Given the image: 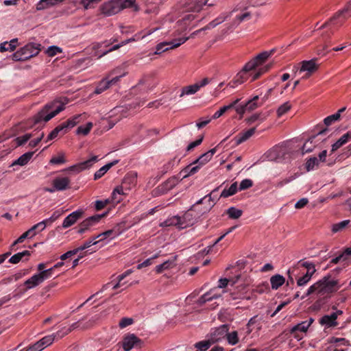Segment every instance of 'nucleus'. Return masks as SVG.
<instances>
[{
    "label": "nucleus",
    "mask_w": 351,
    "mask_h": 351,
    "mask_svg": "<svg viewBox=\"0 0 351 351\" xmlns=\"http://www.w3.org/2000/svg\"><path fill=\"white\" fill-rule=\"evenodd\" d=\"M341 286L338 279L330 276H325L310 286L306 293L302 296V299L313 294L320 297H329L332 293L337 292Z\"/></svg>",
    "instance_id": "obj_1"
},
{
    "label": "nucleus",
    "mask_w": 351,
    "mask_h": 351,
    "mask_svg": "<svg viewBox=\"0 0 351 351\" xmlns=\"http://www.w3.org/2000/svg\"><path fill=\"white\" fill-rule=\"evenodd\" d=\"M67 101L56 99L46 104L33 117L34 125L46 123L65 109Z\"/></svg>",
    "instance_id": "obj_2"
},
{
    "label": "nucleus",
    "mask_w": 351,
    "mask_h": 351,
    "mask_svg": "<svg viewBox=\"0 0 351 351\" xmlns=\"http://www.w3.org/2000/svg\"><path fill=\"white\" fill-rule=\"evenodd\" d=\"M271 53L272 51L262 52L245 64V69H251L254 71L252 75V81L257 80L270 69L271 64L263 66L262 64L270 57Z\"/></svg>",
    "instance_id": "obj_3"
},
{
    "label": "nucleus",
    "mask_w": 351,
    "mask_h": 351,
    "mask_svg": "<svg viewBox=\"0 0 351 351\" xmlns=\"http://www.w3.org/2000/svg\"><path fill=\"white\" fill-rule=\"evenodd\" d=\"M136 0H109L100 8L101 12L108 16L114 15L125 8L134 5Z\"/></svg>",
    "instance_id": "obj_4"
},
{
    "label": "nucleus",
    "mask_w": 351,
    "mask_h": 351,
    "mask_svg": "<svg viewBox=\"0 0 351 351\" xmlns=\"http://www.w3.org/2000/svg\"><path fill=\"white\" fill-rule=\"evenodd\" d=\"M40 45L30 43L19 49L12 55L14 61H25L38 55L40 51Z\"/></svg>",
    "instance_id": "obj_5"
},
{
    "label": "nucleus",
    "mask_w": 351,
    "mask_h": 351,
    "mask_svg": "<svg viewBox=\"0 0 351 351\" xmlns=\"http://www.w3.org/2000/svg\"><path fill=\"white\" fill-rule=\"evenodd\" d=\"M241 278V275H237L234 278L228 279V278H221L219 280V285L217 287L211 289L210 291L206 293L203 295H202L199 299V302L200 304H204L208 301L212 300L213 299H216L220 297L219 294L215 293V291L218 289L224 288L228 285L231 286H234L237 282H239Z\"/></svg>",
    "instance_id": "obj_6"
},
{
    "label": "nucleus",
    "mask_w": 351,
    "mask_h": 351,
    "mask_svg": "<svg viewBox=\"0 0 351 351\" xmlns=\"http://www.w3.org/2000/svg\"><path fill=\"white\" fill-rule=\"evenodd\" d=\"M53 268L34 274L25 282L27 289H33L51 276Z\"/></svg>",
    "instance_id": "obj_7"
},
{
    "label": "nucleus",
    "mask_w": 351,
    "mask_h": 351,
    "mask_svg": "<svg viewBox=\"0 0 351 351\" xmlns=\"http://www.w3.org/2000/svg\"><path fill=\"white\" fill-rule=\"evenodd\" d=\"M300 64V68L298 69L296 66H294L293 71L295 73L298 72V71H299L300 73L305 72L306 73L302 77V79H306L309 77L319 68V65L317 64V60L315 58L310 60H304Z\"/></svg>",
    "instance_id": "obj_8"
},
{
    "label": "nucleus",
    "mask_w": 351,
    "mask_h": 351,
    "mask_svg": "<svg viewBox=\"0 0 351 351\" xmlns=\"http://www.w3.org/2000/svg\"><path fill=\"white\" fill-rule=\"evenodd\" d=\"M252 280L245 276H241V278L235 285L237 291L230 293L232 300L241 299L245 298L247 287L250 285Z\"/></svg>",
    "instance_id": "obj_9"
},
{
    "label": "nucleus",
    "mask_w": 351,
    "mask_h": 351,
    "mask_svg": "<svg viewBox=\"0 0 351 351\" xmlns=\"http://www.w3.org/2000/svg\"><path fill=\"white\" fill-rule=\"evenodd\" d=\"M189 38H179L178 39H173L171 42H162L156 45L155 54H160L162 52L166 51L169 49H172L180 47L184 44Z\"/></svg>",
    "instance_id": "obj_10"
},
{
    "label": "nucleus",
    "mask_w": 351,
    "mask_h": 351,
    "mask_svg": "<svg viewBox=\"0 0 351 351\" xmlns=\"http://www.w3.org/2000/svg\"><path fill=\"white\" fill-rule=\"evenodd\" d=\"M106 215V213L101 215H95L89 217L82 221L79 225V229L77 232L79 234H84L86 231L89 230L91 227L96 225L99 222L101 218Z\"/></svg>",
    "instance_id": "obj_11"
},
{
    "label": "nucleus",
    "mask_w": 351,
    "mask_h": 351,
    "mask_svg": "<svg viewBox=\"0 0 351 351\" xmlns=\"http://www.w3.org/2000/svg\"><path fill=\"white\" fill-rule=\"evenodd\" d=\"M252 71L251 69H245V65L243 69L240 71L234 77L228 84L227 87L235 88L239 85L244 83L249 77H252L253 73H250Z\"/></svg>",
    "instance_id": "obj_12"
},
{
    "label": "nucleus",
    "mask_w": 351,
    "mask_h": 351,
    "mask_svg": "<svg viewBox=\"0 0 351 351\" xmlns=\"http://www.w3.org/2000/svg\"><path fill=\"white\" fill-rule=\"evenodd\" d=\"M225 13H229L230 16L232 13H237L234 19V24L239 25L243 21H248L251 19V12L248 11L247 8L243 9V6L239 4L232 11L226 12Z\"/></svg>",
    "instance_id": "obj_13"
},
{
    "label": "nucleus",
    "mask_w": 351,
    "mask_h": 351,
    "mask_svg": "<svg viewBox=\"0 0 351 351\" xmlns=\"http://www.w3.org/2000/svg\"><path fill=\"white\" fill-rule=\"evenodd\" d=\"M230 14L229 13H222L218 17H217L215 19H214L213 21H212L211 22H210L206 26H205L204 27L202 28V29H199L198 30H196L195 32H193L190 36H189V39L190 38H194L195 36H197L200 32L202 31H205V30H207V29H210L212 28H214L215 27H216L217 25L221 24V23H223V21H225L228 17L229 16Z\"/></svg>",
    "instance_id": "obj_14"
},
{
    "label": "nucleus",
    "mask_w": 351,
    "mask_h": 351,
    "mask_svg": "<svg viewBox=\"0 0 351 351\" xmlns=\"http://www.w3.org/2000/svg\"><path fill=\"white\" fill-rule=\"evenodd\" d=\"M53 341V335L45 336L34 345L29 346L25 351H42L46 347L50 346Z\"/></svg>",
    "instance_id": "obj_15"
},
{
    "label": "nucleus",
    "mask_w": 351,
    "mask_h": 351,
    "mask_svg": "<svg viewBox=\"0 0 351 351\" xmlns=\"http://www.w3.org/2000/svg\"><path fill=\"white\" fill-rule=\"evenodd\" d=\"M84 214V211L82 209H77V210L70 213L66 217L64 218L62 222V227L64 228H67L73 226L80 218L83 216Z\"/></svg>",
    "instance_id": "obj_16"
},
{
    "label": "nucleus",
    "mask_w": 351,
    "mask_h": 351,
    "mask_svg": "<svg viewBox=\"0 0 351 351\" xmlns=\"http://www.w3.org/2000/svg\"><path fill=\"white\" fill-rule=\"evenodd\" d=\"M351 17V1H350L346 7L337 12L332 18H330V21H335V20L339 19L340 21H343V23Z\"/></svg>",
    "instance_id": "obj_17"
},
{
    "label": "nucleus",
    "mask_w": 351,
    "mask_h": 351,
    "mask_svg": "<svg viewBox=\"0 0 351 351\" xmlns=\"http://www.w3.org/2000/svg\"><path fill=\"white\" fill-rule=\"evenodd\" d=\"M98 161V157L94 156L91 157L90 159L84 161L82 162L78 163L75 165L71 166L70 169L71 171H75L77 173L81 172L86 169L90 168L94 163Z\"/></svg>",
    "instance_id": "obj_18"
},
{
    "label": "nucleus",
    "mask_w": 351,
    "mask_h": 351,
    "mask_svg": "<svg viewBox=\"0 0 351 351\" xmlns=\"http://www.w3.org/2000/svg\"><path fill=\"white\" fill-rule=\"evenodd\" d=\"M228 330V326L226 325H222L219 328H215L214 331L210 333L209 338L212 342L215 343L224 338L227 335Z\"/></svg>",
    "instance_id": "obj_19"
},
{
    "label": "nucleus",
    "mask_w": 351,
    "mask_h": 351,
    "mask_svg": "<svg viewBox=\"0 0 351 351\" xmlns=\"http://www.w3.org/2000/svg\"><path fill=\"white\" fill-rule=\"evenodd\" d=\"M71 180L67 177L58 176L52 181V184L57 191H64L69 188Z\"/></svg>",
    "instance_id": "obj_20"
},
{
    "label": "nucleus",
    "mask_w": 351,
    "mask_h": 351,
    "mask_svg": "<svg viewBox=\"0 0 351 351\" xmlns=\"http://www.w3.org/2000/svg\"><path fill=\"white\" fill-rule=\"evenodd\" d=\"M141 343V340L134 335L126 336L123 341V348L124 351H130L134 346Z\"/></svg>",
    "instance_id": "obj_21"
},
{
    "label": "nucleus",
    "mask_w": 351,
    "mask_h": 351,
    "mask_svg": "<svg viewBox=\"0 0 351 351\" xmlns=\"http://www.w3.org/2000/svg\"><path fill=\"white\" fill-rule=\"evenodd\" d=\"M214 6L216 5V1L213 0L209 2V0H192L191 5L189 9L193 12H199L204 5Z\"/></svg>",
    "instance_id": "obj_22"
},
{
    "label": "nucleus",
    "mask_w": 351,
    "mask_h": 351,
    "mask_svg": "<svg viewBox=\"0 0 351 351\" xmlns=\"http://www.w3.org/2000/svg\"><path fill=\"white\" fill-rule=\"evenodd\" d=\"M314 319L312 317H310L308 319L294 326H293L290 329V332L291 334H293L296 331H300L303 332H306L308 328L311 326V325L313 323Z\"/></svg>",
    "instance_id": "obj_23"
},
{
    "label": "nucleus",
    "mask_w": 351,
    "mask_h": 351,
    "mask_svg": "<svg viewBox=\"0 0 351 351\" xmlns=\"http://www.w3.org/2000/svg\"><path fill=\"white\" fill-rule=\"evenodd\" d=\"M195 221V219L193 216L192 210H189L185 213L182 217H180V228L183 229L191 225H192Z\"/></svg>",
    "instance_id": "obj_24"
},
{
    "label": "nucleus",
    "mask_w": 351,
    "mask_h": 351,
    "mask_svg": "<svg viewBox=\"0 0 351 351\" xmlns=\"http://www.w3.org/2000/svg\"><path fill=\"white\" fill-rule=\"evenodd\" d=\"M217 147L210 149L208 152L202 154L197 159H196L193 164H199L201 167L210 161L213 156L216 153Z\"/></svg>",
    "instance_id": "obj_25"
},
{
    "label": "nucleus",
    "mask_w": 351,
    "mask_h": 351,
    "mask_svg": "<svg viewBox=\"0 0 351 351\" xmlns=\"http://www.w3.org/2000/svg\"><path fill=\"white\" fill-rule=\"evenodd\" d=\"M34 154V152H28L23 154L18 159L14 160L12 162V164L10 165V167H14L16 165H19V166L23 167V166L26 165L29 162V160L32 159Z\"/></svg>",
    "instance_id": "obj_26"
},
{
    "label": "nucleus",
    "mask_w": 351,
    "mask_h": 351,
    "mask_svg": "<svg viewBox=\"0 0 351 351\" xmlns=\"http://www.w3.org/2000/svg\"><path fill=\"white\" fill-rule=\"evenodd\" d=\"M337 315L336 313H332L330 315H326L323 316L320 320L319 323L321 325L326 326L328 328L336 326L337 325Z\"/></svg>",
    "instance_id": "obj_27"
},
{
    "label": "nucleus",
    "mask_w": 351,
    "mask_h": 351,
    "mask_svg": "<svg viewBox=\"0 0 351 351\" xmlns=\"http://www.w3.org/2000/svg\"><path fill=\"white\" fill-rule=\"evenodd\" d=\"M218 189H219L218 187L215 189L210 194L206 195L203 198H202L199 200H198L197 202V203L195 205L193 206V208H196L197 206L199 204L202 203L204 201H208V205L205 208V209L202 211V213H206V212L208 211L215 204V200L212 198V195L215 192L218 191Z\"/></svg>",
    "instance_id": "obj_28"
},
{
    "label": "nucleus",
    "mask_w": 351,
    "mask_h": 351,
    "mask_svg": "<svg viewBox=\"0 0 351 351\" xmlns=\"http://www.w3.org/2000/svg\"><path fill=\"white\" fill-rule=\"evenodd\" d=\"M121 233V232L118 228H113L98 234L96 238H101L99 241H102L106 239H113L119 237Z\"/></svg>",
    "instance_id": "obj_29"
},
{
    "label": "nucleus",
    "mask_w": 351,
    "mask_h": 351,
    "mask_svg": "<svg viewBox=\"0 0 351 351\" xmlns=\"http://www.w3.org/2000/svg\"><path fill=\"white\" fill-rule=\"evenodd\" d=\"M67 132L66 129L65 128L64 125L62 123L57 127H56L47 136L46 142L49 141H51L55 139L59 134L63 135L66 134Z\"/></svg>",
    "instance_id": "obj_30"
},
{
    "label": "nucleus",
    "mask_w": 351,
    "mask_h": 351,
    "mask_svg": "<svg viewBox=\"0 0 351 351\" xmlns=\"http://www.w3.org/2000/svg\"><path fill=\"white\" fill-rule=\"evenodd\" d=\"M285 282V278L280 274H276L270 278V283L271 289L274 290L278 289Z\"/></svg>",
    "instance_id": "obj_31"
},
{
    "label": "nucleus",
    "mask_w": 351,
    "mask_h": 351,
    "mask_svg": "<svg viewBox=\"0 0 351 351\" xmlns=\"http://www.w3.org/2000/svg\"><path fill=\"white\" fill-rule=\"evenodd\" d=\"M256 128H252L245 132L239 133L236 137L237 144H241L251 137L255 132Z\"/></svg>",
    "instance_id": "obj_32"
},
{
    "label": "nucleus",
    "mask_w": 351,
    "mask_h": 351,
    "mask_svg": "<svg viewBox=\"0 0 351 351\" xmlns=\"http://www.w3.org/2000/svg\"><path fill=\"white\" fill-rule=\"evenodd\" d=\"M77 323H73L69 327L64 326V327L61 328V329L59 330L57 332L52 335L54 337V340L56 339H62V337H64V336L68 335L74 328H75L77 327Z\"/></svg>",
    "instance_id": "obj_33"
},
{
    "label": "nucleus",
    "mask_w": 351,
    "mask_h": 351,
    "mask_svg": "<svg viewBox=\"0 0 351 351\" xmlns=\"http://www.w3.org/2000/svg\"><path fill=\"white\" fill-rule=\"evenodd\" d=\"M17 38H14L10 42H3L0 45V51H13L16 47Z\"/></svg>",
    "instance_id": "obj_34"
},
{
    "label": "nucleus",
    "mask_w": 351,
    "mask_h": 351,
    "mask_svg": "<svg viewBox=\"0 0 351 351\" xmlns=\"http://www.w3.org/2000/svg\"><path fill=\"white\" fill-rule=\"evenodd\" d=\"M180 217L173 216L160 223V227L177 226L180 228Z\"/></svg>",
    "instance_id": "obj_35"
},
{
    "label": "nucleus",
    "mask_w": 351,
    "mask_h": 351,
    "mask_svg": "<svg viewBox=\"0 0 351 351\" xmlns=\"http://www.w3.org/2000/svg\"><path fill=\"white\" fill-rule=\"evenodd\" d=\"M117 162H118V161L115 160L114 162L108 163V164L104 165L102 167H101L98 171H97L95 173V175H94L95 180H97V179L101 178L113 165H114Z\"/></svg>",
    "instance_id": "obj_36"
},
{
    "label": "nucleus",
    "mask_w": 351,
    "mask_h": 351,
    "mask_svg": "<svg viewBox=\"0 0 351 351\" xmlns=\"http://www.w3.org/2000/svg\"><path fill=\"white\" fill-rule=\"evenodd\" d=\"M198 86L195 84L189 85L187 86H184L181 90V93L180 95V97H182L184 95H190L196 93L199 90Z\"/></svg>",
    "instance_id": "obj_37"
},
{
    "label": "nucleus",
    "mask_w": 351,
    "mask_h": 351,
    "mask_svg": "<svg viewBox=\"0 0 351 351\" xmlns=\"http://www.w3.org/2000/svg\"><path fill=\"white\" fill-rule=\"evenodd\" d=\"M350 223V221L349 219H346L339 223H334L331 226V230L333 233L341 232L348 227Z\"/></svg>",
    "instance_id": "obj_38"
},
{
    "label": "nucleus",
    "mask_w": 351,
    "mask_h": 351,
    "mask_svg": "<svg viewBox=\"0 0 351 351\" xmlns=\"http://www.w3.org/2000/svg\"><path fill=\"white\" fill-rule=\"evenodd\" d=\"M238 190L237 182H234L231 184V186L228 189H223L220 195V197H228L234 195Z\"/></svg>",
    "instance_id": "obj_39"
},
{
    "label": "nucleus",
    "mask_w": 351,
    "mask_h": 351,
    "mask_svg": "<svg viewBox=\"0 0 351 351\" xmlns=\"http://www.w3.org/2000/svg\"><path fill=\"white\" fill-rule=\"evenodd\" d=\"M350 140L348 139L347 135L345 133L335 143L332 145L331 152H335L336 150L339 149L341 147H342L343 145L346 144Z\"/></svg>",
    "instance_id": "obj_40"
},
{
    "label": "nucleus",
    "mask_w": 351,
    "mask_h": 351,
    "mask_svg": "<svg viewBox=\"0 0 351 351\" xmlns=\"http://www.w3.org/2000/svg\"><path fill=\"white\" fill-rule=\"evenodd\" d=\"M29 255L30 252L28 250H25L12 256L9 260V262L12 264H16L19 263L24 256H29Z\"/></svg>",
    "instance_id": "obj_41"
},
{
    "label": "nucleus",
    "mask_w": 351,
    "mask_h": 351,
    "mask_svg": "<svg viewBox=\"0 0 351 351\" xmlns=\"http://www.w3.org/2000/svg\"><path fill=\"white\" fill-rule=\"evenodd\" d=\"M81 114H76L73 116V117L69 119L66 121L63 122V125H64L66 130L68 129L73 128L75 127L78 123H80Z\"/></svg>",
    "instance_id": "obj_42"
},
{
    "label": "nucleus",
    "mask_w": 351,
    "mask_h": 351,
    "mask_svg": "<svg viewBox=\"0 0 351 351\" xmlns=\"http://www.w3.org/2000/svg\"><path fill=\"white\" fill-rule=\"evenodd\" d=\"M176 265L173 260H168L156 267V271L161 273L165 270L173 267Z\"/></svg>",
    "instance_id": "obj_43"
},
{
    "label": "nucleus",
    "mask_w": 351,
    "mask_h": 351,
    "mask_svg": "<svg viewBox=\"0 0 351 351\" xmlns=\"http://www.w3.org/2000/svg\"><path fill=\"white\" fill-rule=\"evenodd\" d=\"M292 107L290 101H286L281 104L276 110V114L278 117H280L285 114L288 111L291 110Z\"/></svg>",
    "instance_id": "obj_44"
},
{
    "label": "nucleus",
    "mask_w": 351,
    "mask_h": 351,
    "mask_svg": "<svg viewBox=\"0 0 351 351\" xmlns=\"http://www.w3.org/2000/svg\"><path fill=\"white\" fill-rule=\"evenodd\" d=\"M93 123L88 122L85 125H80L76 130L77 134H82L84 136L87 135L93 128Z\"/></svg>",
    "instance_id": "obj_45"
},
{
    "label": "nucleus",
    "mask_w": 351,
    "mask_h": 351,
    "mask_svg": "<svg viewBox=\"0 0 351 351\" xmlns=\"http://www.w3.org/2000/svg\"><path fill=\"white\" fill-rule=\"evenodd\" d=\"M313 274H305L297 280L298 287H302L306 286L311 280Z\"/></svg>",
    "instance_id": "obj_46"
},
{
    "label": "nucleus",
    "mask_w": 351,
    "mask_h": 351,
    "mask_svg": "<svg viewBox=\"0 0 351 351\" xmlns=\"http://www.w3.org/2000/svg\"><path fill=\"white\" fill-rule=\"evenodd\" d=\"M319 160L316 157L310 158L306 162V169L308 171H312L319 166Z\"/></svg>",
    "instance_id": "obj_47"
},
{
    "label": "nucleus",
    "mask_w": 351,
    "mask_h": 351,
    "mask_svg": "<svg viewBox=\"0 0 351 351\" xmlns=\"http://www.w3.org/2000/svg\"><path fill=\"white\" fill-rule=\"evenodd\" d=\"M242 210L234 207H230L227 210V214L231 219H238L242 215Z\"/></svg>",
    "instance_id": "obj_48"
},
{
    "label": "nucleus",
    "mask_w": 351,
    "mask_h": 351,
    "mask_svg": "<svg viewBox=\"0 0 351 351\" xmlns=\"http://www.w3.org/2000/svg\"><path fill=\"white\" fill-rule=\"evenodd\" d=\"M212 344H213V343L209 338L207 340L202 341L197 343L195 344V347L200 351H206L210 347V346Z\"/></svg>",
    "instance_id": "obj_49"
},
{
    "label": "nucleus",
    "mask_w": 351,
    "mask_h": 351,
    "mask_svg": "<svg viewBox=\"0 0 351 351\" xmlns=\"http://www.w3.org/2000/svg\"><path fill=\"white\" fill-rule=\"evenodd\" d=\"M225 337H226L228 343L232 346L237 344L239 341L238 333L237 331H232L230 333L227 332V335Z\"/></svg>",
    "instance_id": "obj_50"
},
{
    "label": "nucleus",
    "mask_w": 351,
    "mask_h": 351,
    "mask_svg": "<svg viewBox=\"0 0 351 351\" xmlns=\"http://www.w3.org/2000/svg\"><path fill=\"white\" fill-rule=\"evenodd\" d=\"M62 52V49L56 45L49 47L45 51V53L49 57H53L58 53H60Z\"/></svg>",
    "instance_id": "obj_51"
},
{
    "label": "nucleus",
    "mask_w": 351,
    "mask_h": 351,
    "mask_svg": "<svg viewBox=\"0 0 351 351\" xmlns=\"http://www.w3.org/2000/svg\"><path fill=\"white\" fill-rule=\"evenodd\" d=\"M110 87L109 82L107 81V79L102 80L99 85L97 86V88L95 90V94H100L104 90H107Z\"/></svg>",
    "instance_id": "obj_52"
},
{
    "label": "nucleus",
    "mask_w": 351,
    "mask_h": 351,
    "mask_svg": "<svg viewBox=\"0 0 351 351\" xmlns=\"http://www.w3.org/2000/svg\"><path fill=\"white\" fill-rule=\"evenodd\" d=\"M315 136L309 138L307 141L304 143L302 146V151L303 154L309 153L313 150L314 145H313V140Z\"/></svg>",
    "instance_id": "obj_53"
},
{
    "label": "nucleus",
    "mask_w": 351,
    "mask_h": 351,
    "mask_svg": "<svg viewBox=\"0 0 351 351\" xmlns=\"http://www.w3.org/2000/svg\"><path fill=\"white\" fill-rule=\"evenodd\" d=\"M180 180H180L177 176L171 177L165 182V186H166L167 189H171L175 187Z\"/></svg>",
    "instance_id": "obj_54"
},
{
    "label": "nucleus",
    "mask_w": 351,
    "mask_h": 351,
    "mask_svg": "<svg viewBox=\"0 0 351 351\" xmlns=\"http://www.w3.org/2000/svg\"><path fill=\"white\" fill-rule=\"evenodd\" d=\"M32 134L30 133L25 134L21 136H19L14 139L16 146H21L27 143L31 138Z\"/></svg>",
    "instance_id": "obj_55"
},
{
    "label": "nucleus",
    "mask_w": 351,
    "mask_h": 351,
    "mask_svg": "<svg viewBox=\"0 0 351 351\" xmlns=\"http://www.w3.org/2000/svg\"><path fill=\"white\" fill-rule=\"evenodd\" d=\"M258 99V96H254L252 99L249 100L246 104V108L248 111H252L256 109L261 104H258L256 101Z\"/></svg>",
    "instance_id": "obj_56"
},
{
    "label": "nucleus",
    "mask_w": 351,
    "mask_h": 351,
    "mask_svg": "<svg viewBox=\"0 0 351 351\" xmlns=\"http://www.w3.org/2000/svg\"><path fill=\"white\" fill-rule=\"evenodd\" d=\"M127 75V71H123L121 73H120V75H114L112 77H111L110 79V77L111 76H108L107 77V81L109 82V85L110 86H111L112 85H114L116 83H117L120 79L124 76H125Z\"/></svg>",
    "instance_id": "obj_57"
},
{
    "label": "nucleus",
    "mask_w": 351,
    "mask_h": 351,
    "mask_svg": "<svg viewBox=\"0 0 351 351\" xmlns=\"http://www.w3.org/2000/svg\"><path fill=\"white\" fill-rule=\"evenodd\" d=\"M104 43H93L88 49L91 50V52L90 53L93 56H95V52H102L104 50H102L101 48L104 46Z\"/></svg>",
    "instance_id": "obj_58"
},
{
    "label": "nucleus",
    "mask_w": 351,
    "mask_h": 351,
    "mask_svg": "<svg viewBox=\"0 0 351 351\" xmlns=\"http://www.w3.org/2000/svg\"><path fill=\"white\" fill-rule=\"evenodd\" d=\"M66 162L64 154L63 153L59 154L56 156H53L50 160V163L53 165H60Z\"/></svg>",
    "instance_id": "obj_59"
},
{
    "label": "nucleus",
    "mask_w": 351,
    "mask_h": 351,
    "mask_svg": "<svg viewBox=\"0 0 351 351\" xmlns=\"http://www.w3.org/2000/svg\"><path fill=\"white\" fill-rule=\"evenodd\" d=\"M299 263L301 264L302 267L307 269V271L306 272V274H309L310 272V274H314L315 272L316 271L313 263L308 261H300Z\"/></svg>",
    "instance_id": "obj_60"
},
{
    "label": "nucleus",
    "mask_w": 351,
    "mask_h": 351,
    "mask_svg": "<svg viewBox=\"0 0 351 351\" xmlns=\"http://www.w3.org/2000/svg\"><path fill=\"white\" fill-rule=\"evenodd\" d=\"M62 215V211L56 210L51 215V216L47 219H44L47 226L51 225L57 219H58Z\"/></svg>",
    "instance_id": "obj_61"
},
{
    "label": "nucleus",
    "mask_w": 351,
    "mask_h": 351,
    "mask_svg": "<svg viewBox=\"0 0 351 351\" xmlns=\"http://www.w3.org/2000/svg\"><path fill=\"white\" fill-rule=\"evenodd\" d=\"M121 47V46L120 45V43L117 44V45H115L113 47H112L111 48H110L109 49H105L102 52H95V56H97V58H101V57H103L104 56L106 55L109 52L112 51H115V50L119 49Z\"/></svg>",
    "instance_id": "obj_62"
},
{
    "label": "nucleus",
    "mask_w": 351,
    "mask_h": 351,
    "mask_svg": "<svg viewBox=\"0 0 351 351\" xmlns=\"http://www.w3.org/2000/svg\"><path fill=\"white\" fill-rule=\"evenodd\" d=\"M123 285V283L121 282V281H119V280H117V282L116 283H113L112 282H108L106 285H104L101 289L100 292H102L107 289H108L110 287H112V289H117Z\"/></svg>",
    "instance_id": "obj_63"
},
{
    "label": "nucleus",
    "mask_w": 351,
    "mask_h": 351,
    "mask_svg": "<svg viewBox=\"0 0 351 351\" xmlns=\"http://www.w3.org/2000/svg\"><path fill=\"white\" fill-rule=\"evenodd\" d=\"M339 119L338 114H333L326 117L324 120V122L326 125H330L333 122L338 121Z\"/></svg>",
    "instance_id": "obj_64"
}]
</instances>
